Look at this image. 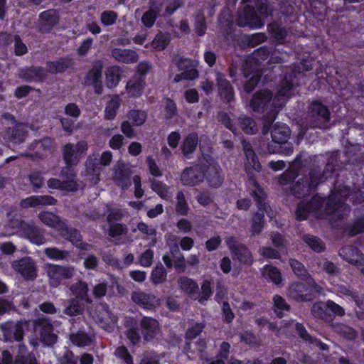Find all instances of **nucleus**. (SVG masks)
<instances>
[{"label":"nucleus","mask_w":364,"mask_h":364,"mask_svg":"<svg viewBox=\"0 0 364 364\" xmlns=\"http://www.w3.org/2000/svg\"><path fill=\"white\" fill-rule=\"evenodd\" d=\"M348 194L349 190L343 187L339 191H333L328 199L316 196L309 204L301 203L298 205L296 216L299 220L306 219L310 214L318 218L329 220L343 217L350 210L343 202V199Z\"/></svg>","instance_id":"obj_1"},{"label":"nucleus","mask_w":364,"mask_h":364,"mask_svg":"<svg viewBox=\"0 0 364 364\" xmlns=\"http://www.w3.org/2000/svg\"><path fill=\"white\" fill-rule=\"evenodd\" d=\"M31 326L33 328L35 336L37 337L30 338L31 345L36 346L38 339L46 345H51L55 342L56 336L53 333L51 325L45 318L32 323L27 321L9 322L2 324L1 328L6 341H19L22 339L25 330H28Z\"/></svg>","instance_id":"obj_2"},{"label":"nucleus","mask_w":364,"mask_h":364,"mask_svg":"<svg viewBox=\"0 0 364 364\" xmlns=\"http://www.w3.org/2000/svg\"><path fill=\"white\" fill-rule=\"evenodd\" d=\"M87 149V145L85 141H80L75 146L68 144L64 146L63 158L67 165L66 173L65 171H63V175L65 174L64 180L63 182L58 179L49 180L48 181V186L50 188L68 191L77 190L76 182L73 180L74 176L72 173L68 176V173L70 171V167L77 163L79 158L86 152Z\"/></svg>","instance_id":"obj_3"},{"label":"nucleus","mask_w":364,"mask_h":364,"mask_svg":"<svg viewBox=\"0 0 364 364\" xmlns=\"http://www.w3.org/2000/svg\"><path fill=\"white\" fill-rule=\"evenodd\" d=\"M291 76L285 77L282 87L274 99L272 94L267 90H262L256 93L251 101V107L254 110L264 109L265 107L269 109L274 113L277 109H280L285 105L287 100L294 95V87L291 83Z\"/></svg>","instance_id":"obj_4"},{"label":"nucleus","mask_w":364,"mask_h":364,"mask_svg":"<svg viewBox=\"0 0 364 364\" xmlns=\"http://www.w3.org/2000/svg\"><path fill=\"white\" fill-rule=\"evenodd\" d=\"M204 168H205V173L199 166L186 169L181 175L183 183L195 186L205 177L211 186L218 187L220 186L223 182V177L220 175V167L211 160L208 162V165L204 166Z\"/></svg>","instance_id":"obj_5"},{"label":"nucleus","mask_w":364,"mask_h":364,"mask_svg":"<svg viewBox=\"0 0 364 364\" xmlns=\"http://www.w3.org/2000/svg\"><path fill=\"white\" fill-rule=\"evenodd\" d=\"M1 234L4 236L18 235L37 245H41L46 242L45 237L36 226L23 223L18 219L8 222L4 225V230Z\"/></svg>","instance_id":"obj_6"},{"label":"nucleus","mask_w":364,"mask_h":364,"mask_svg":"<svg viewBox=\"0 0 364 364\" xmlns=\"http://www.w3.org/2000/svg\"><path fill=\"white\" fill-rule=\"evenodd\" d=\"M41 221L59 232L60 235L67 237L68 239L77 247L87 250L90 245L81 241V236L76 230L68 231L66 225L58 217L50 212H43L39 214Z\"/></svg>","instance_id":"obj_7"},{"label":"nucleus","mask_w":364,"mask_h":364,"mask_svg":"<svg viewBox=\"0 0 364 364\" xmlns=\"http://www.w3.org/2000/svg\"><path fill=\"white\" fill-rule=\"evenodd\" d=\"M272 140L275 144L269 145L268 151L270 154H282L290 155L293 152V146L287 141L290 136L289 128L284 124H275L271 131Z\"/></svg>","instance_id":"obj_8"},{"label":"nucleus","mask_w":364,"mask_h":364,"mask_svg":"<svg viewBox=\"0 0 364 364\" xmlns=\"http://www.w3.org/2000/svg\"><path fill=\"white\" fill-rule=\"evenodd\" d=\"M269 53L266 49H259L245 63L243 68L244 75L246 78L250 77L248 82L245 85L246 92H251L257 84L259 78V61L267 59Z\"/></svg>","instance_id":"obj_9"},{"label":"nucleus","mask_w":364,"mask_h":364,"mask_svg":"<svg viewBox=\"0 0 364 364\" xmlns=\"http://www.w3.org/2000/svg\"><path fill=\"white\" fill-rule=\"evenodd\" d=\"M257 6L258 7V14L252 11L249 6L245 8L244 15L245 20L241 19L240 16L238 19V24L240 26H250L252 28H259L264 25V18L267 16L269 12L267 0H257Z\"/></svg>","instance_id":"obj_10"},{"label":"nucleus","mask_w":364,"mask_h":364,"mask_svg":"<svg viewBox=\"0 0 364 364\" xmlns=\"http://www.w3.org/2000/svg\"><path fill=\"white\" fill-rule=\"evenodd\" d=\"M258 325L262 326V328L267 327L268 329L275 331L278 333H287V332L296 330L299 333L300 337L306 341H309L311 343H314L316 345H320L322 349H325V345L321 344L318 341L314 340L306 332V331L304 328V327L299 323H296L291 322L289 323V325L284 328H280L279 329L277 328V326L273 323H270L266 319H259L257 321Z\"/></svg>","instance_id":"obj_11"},{"label":"nucleus","mask_w":364,"mask_h":364,"mask_svg":"<svg viewBox=\"0 0 364 364\" xmlns=\"http://www.w3.org/2000/svg\"><path fill=\"white\" fill-rule=\"evenodd\" d=\"M307 279L308 287L302 283L292 284L289 290V296L297 301H304L311 299L313 291L322 293L311 277H308Z\"/></svg>","instance_id":"obj_12"},{"label":"nucleus","mask_w":364,"mask_h":364,"mask_svg":"<svg viewBox=\"0 0 364 364\" xmlns=\"http://www.w3.org/2000/svg\"><path fill=\"white\" fill-rule=\"evenodd\" d=\"M220 119L232 132H235L237 129L235 127L236 124L247 134H255L257 131L254 121L248 117H240L235 119L223 113L220 115Z\"/></svg>","instance_id":"obj_13"},{"label":"nucleus","mask_w":364,"mask_h":364,"mask_svg":"<svg viewBox=\"0 0 364 364\" xmlns=\"http://www.w3.org/2000/svg\"><path fill=\"white\" fill-rule=\"evenodd\" d=\"M46 271L49 277V282L53 287H58L64 279L71 278L75 273L71 267H62L55 264H46Z\"/></svg>","instance_id":"obj_14"},{"label":"nucleus","mask_w":364,"mask_h":364,"mask_svg":"<svg viewBox=\"0 0 364 364\" xmlns=\"http://www.w3.org/2000/svg\"><path fill=\"white\" fill-rule=\"evenodd\" d=\"M254 188L252 190V194L255 196V198L258 200V208L259 212L255 215L253 219L252 224V232L253 234L259 233L262 228L263 222L262 218L264 217V212H267V207L264 203H263V199L264 198V193L262 189L258 186V184L253 182Z\"/></svg>","instance_id":"obj_15"},{"label":"nucleus","mask_w":364,"mask_h":364,"mask_svg":"<svg viewBox=\"0 0 364 364\" xmlns=\"http://www.w3.org/2000/svg\"><path fill=\"white\" fill-rule=\"evenodd\" d=\"M311 311L314 316L321 318H326L331 314L341 316L344 314L343 308L331 301L314 304Z\"/></svg>","instance_id":"obj_16"},{"label":"nucleus","mask_w":364,"mask_h":364,"mask_svg":"<svg viewBox=\"0 0 364 364\" xmlns=\"http://www.w3.org/2000/svg\"><path fill=\"white\" fill-rule=\"evenodd\" d=\"M310 114L312 117L314 125L316 127L325 126L329 119V112L328 109L319 102H314L310 107Z\"/></svg>","instance_id":"obj_17"},{"label":"nucleus","mask_w":364,"mask_h":364,"mask_svg":"<svg viewBox=\"0 0 364 364\" xmlns=\"http://www.w3.org/2000/svg\"><path fill=\"white\" fill-rule=\"evenodd\" d=\"M13 267L26 279H33L36 277L35 264L30 258L14 262Z\"/></svg>","instance_id":"obj_18"},{"label":"nucleus","mask_w":364,"mask_h":364,"mask_svg":"<svg viewBox=\"0 0 364 364\" xmlns=\"http://www.w3.org/2000/svg\"><path fill=\"white\" fill-rule=\"evenodd\" d=\"M132 301L146 309H151L160 305V300L152 294L143 292H134L132 296Z\"/></svg>","instance_id":"obj_19"},{"label":"nucleus","mask_w":364,"mask_h":364,"mask_svg":"<svg viewBox=\"0 0 364 364\" xmlns=\"http://www.w3.org/2000/svg\"><path fill=\"white\" fill-rule=\"evenodd\" d=\"M142 333L146 341L152 339L159 332V323L156 320L144 317L141 321Z\"/></svg>","instance_id":"obj_20"},{"label":"nucleus","mask_w":364,"mask_h":364,"mask_svg":"<svg viewBox=\"0 0 364 364\" xmlns=\"http://www.w3.org/2000/svg\"><path fill=\"white\" fill-rule=\"evenodd\" d=\"M55 202L54 198L48 196H34L23 200L21 205L23 208H29L53 205Z\"/></svg>","instance_id":"obj_21"},{"label":"nucleus","mask_w":364,"mask_h":364,"mask_svg":"<svg viewBox=\"0 0 364 364\" xmlns=\"http://www.w3.org/2000/svg\"><path fill=\"white\" fill-rule=\"evenodd\" d=\"M102 64L98 62L94 68L88 73L87 76V82L94 85L95 92L101 94L102 92V86L100 83Z\"/></svg>","instance_id":"obj_22"},{"label":"nucleus","mask_w":364,"mask_h":364,"mask_svg":"<svg viewBox=\"0 0 364 364\" xmlns=\"http://www.w3.org/2000/svg\"><path fill=\"white\" fill-rule=\"evenodd\" d=\"M340 255L351 264L357 265L364 264V257L356 248L352 247H343L341 250Z\"/></svg>","instance_id":"obj_23"},{"label":"nucleus","mask_w":364,"mask_h":364,"mask_svg":"<svg viewBox=\"0 0 364 364\" xmlns=\"http://www.w3.org/2000/svg\"><path fill=\"white\" fill-rule=\"evenodd\" d=\"M112 57L117 61L124 63H132L137 60V53L129 49L114 48L112 50Z\"/></svg>","instance_id":"obj_24"},{"label":"nucleus","mask_w":364,"mask_h":364,"mask_svg":"<svg viewBox=\"0 0 364 364\" xmlns=\"http://www.w3.org/2000/svg\"><path fill=\"white\" fill-rule=\"evenodd\" d=\"M144 78L140 76H135L132 79L127 85V90L129 96L138 97L141 95L144 87Z\"/></svg>","instance_id":"obj_25"},{"label":"nucleus","mask_w":364,"mask_h":364,"mask_svg":"<svg viewBox=\"0 0 364 364\" xmlns=\"http://www.w3.org/2000/svg\"><path fill=\"white\" fill-rule=\"evenodd\" d=\"M94 159H96L95 156H90L86 162V171L88 175V179L92 185L96 184L99 181V176L102 171L101 167L97 164L93 162Z\"/></svg>","instance_id":"obj_26"},{"label":"nucleus","mask_w":364,"mask_h":364,"mask_svg":"<svg viewBox=\"0 0 364 364\" xmlns=\"http://www.w3.org/2000/svg\"><path fill=\"white\" fill-rule=\"evenodd\" d=\"M218 92L222 98L230 101L233 98V90L228 80L220 73L217 74Z\"/></svg>","instance_id":"obj_27"},{"label":"nucleus","mask_w":364,"mask_h":364,"mask_svg":"<svg viewBox=\"0 0 364 364\" xmlns=\"http://www.w3.org/2000/svg\"><path fill=\"white\" fill-rule=\"evenodd\" d=\"M122 70L118 66H112L105 72L106 85L109 88L115 87L121 80Z\"/></svg>","instance_id":"obj_28"},{"label":"nucleus","mask_w":364,"mask_h":364,"mask_svg":"<svg viewBox=\"0 0 364 364\" xmlns=\"http://www.w3.org/2000/svg\"><path fill=\"white\" fill-rule=\"evenodd\" d=\"M16 354V359L14 364H37L35 358L27 353L26 349L24 346H19L18 350H13Z\"/></svg>","instance_id":"obj_29"},{"label":"nucleus","mask_w":364,"mask_h":364,"mask_svg":"<svg viewBox=\"0 0 364 364\" xmlns=\"http://www.w3.org/2000/svg\"><path fill=\"white\" fill-rule=\"evenodd\" d=\"M227 243L232 251H235V255L241 262L247 264L252 261V255L247 248L241 247L235 249V240L232 237L227 240Z\"/></svg>","instance_id":"obj_30"},{"label":"nucleus","mask_w":364,"mask_h":364,"mask_svg":"<svg viewBox=\"0 0 364 364\" xmlns=\"http://www.w3.org/2000/svg\"><path fill=\"white\" fill-rule=\"evenodd\" d=\"M243 149L247 158V168L252 167L254 170L259 171L260 169V164L255 156L251 145L245 141H242Z\"/></svg>","instance_id":"obj_31"},{"label":"nucleus","mask_w":364,"mask_h":364,"mask_svg":"<svg viewBox=\"0 0 364 364\" xmlns=\"http://www.w3.org/2000/svg\"><path fill=\"white\" fill-rule=\"evenodd\" d=\"M58 15L55 11L48 10L43 12L40 16L41 29L46 31L49 27L55 25L58 21Z\"/></svg>","instance_id":"obj_32"},{"label":"nucleus","mask_w":364,"mask_h":364,"mask_svg":"<svg viewBox=\"0 0 364 364\" xmlns=\"http://www.w3.org/2000/svg\"><path fill=\"white\" fill-rule=\"evenodd\" d=\"M120 98L119 96H113L107 102L105 109V117L107 119H113L116 114L117 111L120 105Z\"/></svg>","instance_id":"obj_33"},{"label":"nucleus","mask_w":364,"mask_h":364,"mask_svg":"<svg viewBox=\"0 0 364 364\" xmlns=\"http://www.w3.org/2000/svg\"><path fill=\"white\" fill-rule=\"evenodd\" d=\"M262 274L264 278L272 281L275 284H279L282 281L281 273L276 267L266 265L264 267Z\"/></svg>","instance_id":"obj_34"},{"label":"nucleus","mask_w":364,"mask_h":364,"mask_svg":"<svg viewBox=\"0 0 364 364\" xmlns=\"http://www.w3.org/2000/svg\"><path fill=\"white\" fill-rule=\"evenodd\" d=\"M180 287L181 289L188 293L192 298L194 299L198 291V284L191 279L182 278L180 280Z\"/></svg>","instance_id":"obj_35"},{"label":"nucleus","mask_w":364,"mask_h":364,"mask_svg":"<svg viewBox=\"0 0 364 364\" xmlns=\"http://www.w3.org/2000/svg\"><path fill=\"white\" fill-rule=\"evenodd\" d=\"M161 4V0H155L151 5V10L144 14L142 21L146 26L151 27L153 26L156 18V11L159 9L158 6Z\"/></svg>","instance_id":"obj_36"},{"label":"nucleus","mask_w":364,"mask_h":364,"mask_svg":"<svg viewBox=\"0 0 364 364\" xmlns=\"http://www.w3.org/2000/svg\"><path fill=\"white\" fill-rule=\"evenodd\" d=\"M100 325L107 331H112L117 323V318L108 311H105L100 320Z\"/></svg>","instance_id":"obj_37"},{"label":"nucleus","mask_w":364,"mask_h":364,"mask_svg":"<svg viewBox=\"0 0 364 364\" xmlns=\"http://www.w3.org/2000/svg\"><path fill=\"white\" fill-rule=\"evenodd\" d=\"M151 188L156 192L161 198L167 199L172 195L170 188L166 185L158 181H154L151 183Z\"/></svg>","instance_id":"obj_38"},{"label":"nucleus","mask_w":364,"mask_h":364,"mask_svg":"<svg viewBox=\"0 0 364 364\" xmlns=\"http://www.w3.org/2000/svg\"><path fill=\"white\" fill-rule=\"evenodd\" d=\"M198 143V136L196 134H192L187 136L185 139L183 145L182 151L185 156L193 152L196 147Z\"/></svg>","instance_id":"obj_39"},{"label":"nucleus","mask_w":364,"mask_h":364,"mask_svg":"<svg viewBox=\"0 0 364 364\" xmlns=\"http://www.w3.org/2000/svg\"><path fill=\"white\" fill-rule=\"evenodd\" d=\"M70 340L73 344L77 346H86L90 345L92 341V337L83 332H77L75 334H71Z\"/></svg>","instance_id":"obj_40"},{"label":"nucleus","mask_w":364,"mask_h":364,"mask_svg":"<svg viewBox=\"0 0 364 364\" xmlns=\"http://www.w3.org/2000/svg\"><path fill=\"white\" fill-rule=\"evenodd\" d=\"M170 41L169 36L164 33H159L156 35L152 41L151 46L153 48L161 50L166 47Z\"/></svg>","instance_id":"obj_41"},{"label":"nucleus","mask_w":364,"mask_h":364,"mask_svg":"<svg viewBox=\"0 0 364 364\" xmlns=\"http://www.w3.org/2000/svg\"><path fill=\"white\" fill-rule=\"evenodd\" d=\"M71 65L70 60H60L58 62H51L48 64V69L50 73L63 72Z\"/></svg>","instance_id":"obj_42"},{"label":"nucleus","mask_w":364,"mask_h":364,"mask_svg":"<svg viewBox=\"0 0 364 364\" xmlns=\"http://www.w3.org/2000/svg\"><path fill=\"white\" fill-rule=\"evenodd\" d=\"M274 311L277 314L282 316L285 311H289V305L280 296L276 295L274 297Z\"/></svg>","instance_id":"obj_43"},{"label":"nucleus","mask_w":364,"mask_h":364,"mask_svg":"<svg viewBox=\"0 0 364 364\" xmlns=\"http://www.w3.org/2000/svg\"><path fill=\"white\" fill-rule=\"evenodd\" d=\"M138 229L142 233L146 235L147 239L150 240L149 243L154 245L156 242V230L152 227H149L144 223H141L138 225Z\"/></svg>","instance_id":"obj_44"},{"label":"nucleus","mask_w":364,"mask_h":364,"mask_svg":"<svg viewBox=\"0 0 364 364\" xmlns=\"http://www.w3.org/2000/svg\"><path fill=\"white\" fill-rule=\"evenodd\" d=\"M212 293L210 282L205 281L201 287V292L195 296L194 299H198L199 302L203 303L207 301Z\"/></svg>","instance_id":"obj_45"},{"label":"nucleus","mask_w":364,"mask_h":364,"mask_svg":"<svg viewBox=\"0 0 364 364\" xmlns=\"http://www.w3.org/2000/svg\"><path fill=\"white\" fill-rule=\"evenodd\" d=\"M129 119L136 126L143 124L146 119V114L139 110H132L129 114Z\"/></svg>","instance_id":"obj_46"},{"label":"nucleus","mask_w":364,"mask_h":364,"mask_svg":"<svg viewBox=\"0 0 364 364\" xmlns=\"http://www.w3.org/2000/svg\"><path fill=\"white\" fill-rule=\"evenodd\" d=\"M25 126L23 124H17L12 134L8 132L7 137L16 143L21 142L24 139Z\"/></svg>","instance_id":"obj_47"},{"label":"nucleus","mask_w":364,"mask_h":364,"mask_svg":"<svg viewBox=\"0 0 364 364\" xmlns=\"http://www.w3.org/2000/svg\"><path fill=\"white\" fill-rule=\"evenodd\" d=\"M71 291L76 297L87 299L88 288L85 284L80 282L72 286Z\"/></svg>","instance_id":"obj_48"},{"label":"nucleus","mask_w":364,"mask_h":364,"mask_svg":"<svg viewBox=\"0 0 364 364\" xmlns=\"http://www.w3.org/2000/svg\"><path fill=\"white\" fill-rule=\"evenodd\" d=\"M166 277V272L164 267L156 266L151 272V281L154 284L162 283Z\"/></svg>","instance_id":"obj_49"},{"label":"nucleus","mask_w":364,"mask_h":364,"mask_svg":"<svg viewBox=\"0 0 364 364\" xmlns=\"http://www.w3.org/2000/svg\"><path fill=\"white\" fill-rule=\"evenodd\" d=\"M318 181L314 179V176H311V183L308 185H303L302 188L300 184H296L294 188V194L300 197L302 195L300 193V189L302 190L304 194H306L311 188L315 187L318 184Z\"/></svg>","instance_id":"obj_50"},{"label":"nucleus","mask_w":364,"mask_h":364,"mask_svg":"<svg viewBox=\"0 0 364 364\" xmlns=\"http://www.w3.org/2000/svg\"><path fill=\"white\" fill-rule=\"evenodd\" d=\"M46 255L51 259L61 260L65 258L68 253L64 251H61L55 247L54 248H46L44 250Z\"/></svg>","instance_id":"obj_51"},{"label":"nucleus","mask_w":364,"mask_h":364,"mask_svg":"<svg viewBox=\"0 0 364 364\" xmlns=\"http://www.w3.org/2000/svg\"><path fill=\"white\" fill-rule=\"evenodd\" d=\"M305 242L314 251L321 252L323 249V243L314 236H305Z\"/></svg>","instance_id":"obj_52"},{"label":"nucleus","mask_w":364,"mask_h":364,"mask_svg":"<svg viewBox=\"0 0 364 364\" xmlns=\"http://www.w3.org/2000/svg\"><path fill=\"white\" fill-rule=\"evenodd\" d=\"M53 144L50 138H45L41 141L36 142L33 149L36 150V154L39 156H43V151L51 147Z\"/></svg>","instance_id":"obj_53"},{"label":"nucleus","mask_w":364,"mask_h":364,"mask_svg":"<svg viewBox=\"0 0 364 364\" xmlns=\"http://www.w3.org/2000/svg\"><path fill=\"white\" fill-rule=\"evenodd\" d=\"M117 15L112 11H104L101 15V22L105 26H110L115 23Z\"/></svg>","instance_id":"obj_54"},{"label":"nucleus","mask_w":364,"mask_h":364,"mask_svg":"<svg viewBox=\"0 0 364 364\" xmlns=\"http://www.w3.org/2000/svg\"><path fill=\"white\" fill-rule=\"evenodd\" d=\"M43 70L40 68H31L26 71L22 75V77L26 80H38L42 77Z\"/></svg>","instance_id":"obj_55"},{"label":"nucleus","mask_w":364,"mask_h":364,"mask_svg":"<svg viewBox=\"0 0 364 364\" xmlns=\"http://www.w3.org/2000/svg\"><path fill=\"white\" fill-rule=\"evenodd\" d=\"M176 114V105L175 102L169 99L165 101L164 117L166 119L172 118Z\"/></svg>","instance_id":"obj_56"},{"label":"nucleus","mask_w":364,"mask_h":364,"mask_svg":"<svg viewBox=\"0 0 364 364\" xmlns=\"http://www.w3.org/2000/svg\"><path fill=\"white\" fill-rule=\"evenodd\" d=\"M154 252L151 250L145 251L139 257V264L144 267H150L153 262Z\"/></svg>","instance_id":"obj_57"},{"label":"nucleus","mask_w":364,"mask_h":364,"mask_svg":"<svg viewBox=\"0 0 364 364\" xmlns=\"http://www.w3.org/2000/svg\"><path fill=\"white\" fill-rule=\"evenodd\" d=\"M188 206L185 201L184 195L183 193H178L177 195V205L176 210L181 215H186L188 213Z\"/></svg>","instance_id":"obj_58"},{"label":"nucleus","mask_w":364,"mask_h":364,"mask_svg":"<svg viewBox=\"0 0 364 364\" xmlns=\"http://www.w3.org/2000/svg\"><path fill=\"white\" fill-rule=\"evenodd\" d=\"M268 28L269 31L274 36V38H277L280 42H282L284 38L286 36V31L277 25H270L269 26Z\"/></svg>","instance_id":"obj_59"},{"label":"nucleus","mask_w":364,"mask_h":364,"mask_svg":"<svg viewBox=\"0 0 364 364\" xmlns=\"http://www.w3.org/2000/svg\"><path fill=\"white\" fill-rule=\"evenodd\" d=\"M115 355L118 358L123 359L126 364H133L132 357L125 347L121 346L117 348Z\"/></svg>","instance_id":"obj_60"},{"label":"nucleus","mask_w":364,"mask_h":364,"mask_svg":"<svg viewBox=\"0 0 364 364\" xmlns=\"http://www.w3.org/2000/svg\"><path fill=\"white\" fill-rule=\"evenodd\" d=\"M146 162L149 172L151 175L154 176H160L161 175V171L153 158L149 156L146 159Z\"/></svg>","instance_id":"obj_61"},{"label":"nucleus","mask_w":364,"mask_h":364,"mask_svg":"<svg viewBox=\"0 0 364 364\" xmlns=\"http://www.w3.org/2000/svg\"><path fill=\"white\" fill-rule=\"evenodd\" d=\"M336 331L343 336L353 339L355 336L354 331L349 326L341 325L336 327Z\"/></svg>","instance_id":"obj_62"},{"label":"nucleus","mask_w":364,"mask_h":364,"mask_svg":"<svg viewBox=\"0 0 364 364\" xmlns=\"http://www.w3.org/2000/svg\"><path fill=\"white\" fill-rule=\"evenodd\" d=\"M203 329V326L201 323H196L189 328L186 333L187 339H193L196 338Z\"/></svg>","instance_id":"obj_63"},{"label":"nucleus","mask_w":364,"mask_h":364,"mask_svg":"<svg viewBox=\"0 0 364 364\" xmlns=\"http://www.w3.org/2000/svg\"><path fill=\"white\" fill-rule=\"evenodd\" d=\"M290 265L294 272V273L298 276H304L306 273V269L304 266L299 262L296 260H291Z\"/></svg>","instance_id":"obj_64"}]
</instances>
